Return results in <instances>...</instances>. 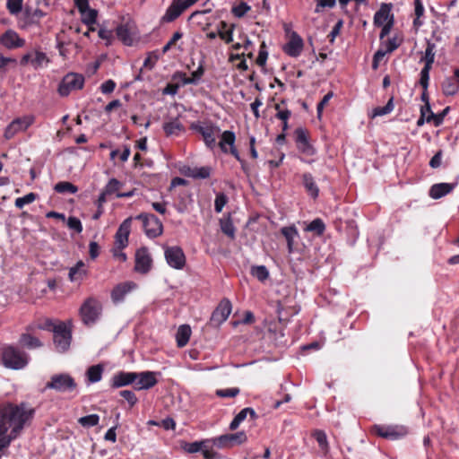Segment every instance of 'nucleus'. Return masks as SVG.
Here are the masks:
<instances>
[{
    "label": "nucleus",
    "mask_w": 459,
    "mask_h": 459,
    "mask_svg": "<svg viewBox=\"0 0 459 459\" xmlns=\"http://www.w3.org/2000/svg\"><path fill=\"white\" fill-rule=\"evenodd\" d=\"M2 364L10 369L24 368L30 360L29 355L13 345H4L0 351Z\"/></svg>",
    "instance_id": "nucleus-1"
},
{
    "label": "nucleus",
    "mask_w": 459,
    "mask_h": 459,
    "mask_svg": "<svg viewBox=\"0 0 459 459\" xmlns=\"http://www.w3.org/2000/svg\"><path fill=\"white\" fill-rule=\"evenodd\" d=\"M102 310V306L99 300L94 298H88L80 308V315L85 325L95 323Z\"/></svg>",
    "instance_id": "nucleus-2"
},
{
    "label": "nucleus",
    "mask_w": 459,
    "mask_h": 459,
    "mask_svg": "<svg viewBox=\"0 0 459 459\" xmlns=\"http://www.w3.org/2000/svg\"><path fill=\"white\" fill-rule=\"evenodd\" d=\"M84 85V77L76 73H68L59 83L57 91L63 96H68L72 91L81 90Z\"/></svg>",
    "instance_id": "nucleus-3"
},
{
    "label": "nucleus",
    "mask_w": 459,
    "mask_h": 459,
    "mask_svg": "<svg viewBox=\"0 0 459 459\" xmlns=\"http://www.w3.org/2000/svg\"><path fill=\"white\" fill-rule=\"evenodd\" d=\"M76 383L69 374H56L46 384V388L54 389L59 393L72 392L76 389Z\"/></svg>",
    "instance_id": "nucleus-4"
},
{
    "label": "nucleus",
    "mask_w": 459,
    "mask_h": 459,
    "mask_svg": "<svg viewBox=\"0 0 459 459\" xmlns=\"http://www.w3.org/2000/svg\"><path fill=\"white\" fill-rule=\"evenodd\" d=\"M53 341L56 350L58 352H65L68 350L71 343L72 334L65 324L60 323L53 327Z\"/></svg>",
    "instance_id": "nucleus-5"
},
{
    "label": "nucleus",
    "mask_w": 459,
    "mask_h": 459,
    "mask_svg": "<svg viewBox=\"0 0 459 459\" xmlns=\"http://www.w3.org/2000/svg\"><path fill=\"white\" fill-rule=\"evenodd\" d=\"M136 219L143 221L144 231L149 238H156L162 234V223L155 215L141 213Z\"/></svg>",
    "instance_id": "nucleus-6"
},
{
    "label": "nucleus",
    "mask_w": 459,
    "mask_h": 459,
    "mask_svg": "<svg viewBox=\"0 0 459 459\" xmlns=\"http://www.w3.org/2000/svg\"><path fill=\"white\" fill-rule=\"evenodd\" d=\"M164 255L170 267L176 270H182L185 267L186 260L181 247L178 246L168 247L165 248Z\"/></svg>",
    "instance_id": "nucleus-7"
},
{
    "label": "nucleus",
    "mask_w": 459,
    "mask_h": 459,
    "mask_svg": "<svg viewBox=\"0 0 459 459\" xmlns=\"http://www.w3.org/2000/svg\"><path fill=\"white\" fill-rule=\"evenodd\" d=\"M247 437L244 431L234 434H226L212 439V444L218 448H229L235 445H240L247 441Z\"/></svg>",
    "instance_id": "nucleus-8"
},
{
    "label": "nucleus",
    "mask_w": 459,
    "mask_h": 459,
    "mask_svg": "<svg viewBox=\"0 0 459 459\" xmlns=\"http://www.w3.org/2000/svg\"><path fill=\"white\" fill-rule=\"evenodd\" d=\"M198 0H172L171 4L168 7L163 21L167 22L176 20L186 9L192 6Z\"/></svg>",
    "instance_id": "nucleus-9"
},
{
    "label": "nucleus",
    "mask_w": 459,
    "mask_h": 459,
    "mask_svg": "<svg viewBox=\"0 0 459 459\" xmlns=\"http://www.w3.org/2000/svg\"><path fill=\"white\" fill-rule=\"evenodd\" d=\"M33 122L34 117L32 116H25L14 119L5 128L4 137L7 140L12 139L19 132L25 131Z\"/></svg>",
    "instance_id": "nucleus-10"
},
{
    "label": "nucleus",
    "mask_w": 459,
    "mask_h": 459,
    "mask_svg": "<svg viewBox=\"0 0 459 459\" xmlns=\"http://www.w3.org/2000/svg\"><path fill=\"white\" fill-rule=\"evenodd\" d=\"M116 30L117 38L127 46L133 45L138 35L135 24L130 21L118 25Z\"/></svg>",
    "instance_id": "nucleus-11"
},
{
    "label": "nucleus",
    "mask_w": 459,
    "mask_h": 459,
    "mask_svg": "<svg viewBox=\"0 0 459 459\" xmlns=\"http://www.w3.org/2000/svg\"><path fill=\"white\" fill-rule=\"evenodd\" d=\"M192 128L201 134L205 144L212 148L216 143V135L220 133V128L213 125H193Z\"/></svg>",
    "instance_id": "nucleus-12"
},
{
    "label": "nucleus",
    "mask_w": 459,
    "mask_h": 459,
    "mask_svg": "<svg viewBox=\"0 0 459 459\" xmlns=\"http://www.w3.org/2000/svg\"><path fill=\"white\" fill-rule=\"evenodd\" d=\"M376 433L385 438L392 440L398 439L407 435L408 429L404 426L394 425V426H376Z\"/></svg>",
    "instance_id": "nucleus-13"
},
{
    "label": "nucleus",
    "mask_w": 459,
    "mask_h": 459,
    "mask_svg": "<svg viewBox=\"0 0 459 459\" xmlns=\"http://www.w3.org/2000/svg\"><path fill=\"white\" fill-rule=\"evenodd\" d=\"M152 257L146 247L138 249L135 253L134 270L140 273H147L152 267Z\"/></svg>",
    "instance_id": "nucleus-14"
},
{
    "label": "nucleus",
    "mask_w": 459,
    "mask_h": 459,
    "mask_svg": "<svg viewBox=\"0 0 459 459\" xmlns=\"http://www.w3.org/2000/svg\"><path fill=\"white\" fill-rule=\"evenodd\" d=\"M295 142L297 148L300 152L307 156L315 154V149L308 142V135L307 130L299 127L295 130Z\"/></svg>",
    "instance_id": "nucleus-15"
},
{
    "label": "nucleus",
    "mask_w": 459,
    "mask_h": 459,
    "mask_svg": "<svg viewBox=\"0 0 459 459\" xmlns=\"http://www.w3.org/2000/svg\"><path fill=\"white\" fill-rule=\"evenodd\" d=\"M231 313V303L229 299H222L213 311L211 321L215 325H220L227 320Z\"/></svg>",
    "instance_id": "nucleus-16"
},
{
    "label": "nucleus",
    "mask_w": 459,
    "mask_h": 459,
    "mask_svg": "<svg viewBox=\"0 0 459 459\" xmlns=\"http://www.w3.org/2000/svg\"><path fill=\"white\" fill-rule=\"evenodd\" d=\"M132 218L126 219L119 226L116 236L115 245L118 249L125 248L128 244V236L130 234Z\"/></svg>",
    "instance_id": "nucleus-17"
},
{
    "label": "nucleus",
    "mask_w": 459,
    "mask_h": 459,
    "mask_svg": "<svg viewBox=\"0 0 459 459\" xmlns=\"http://www.w3.org/2000/svg\"><path fill=\"white\" fill-rule=\"evenodd\" d=\"M35 329V325H29L26 328V332L22 333L19 339V344L26 349L33 350L42 347L43 343L41 341L33 336L30 332Z\"/></svg>",
    "instance_id": "nucleus-18"
},
{
    "label": "nucleus",
    "mask_w": 459,
    "mask_h": 459,
    "mask_svg": "<svg viewBox=\"0 0 459 459\" xmlns=\"http://www.w3.org/2000/svg\"><path fill=\"white\" fill-rule=\"evenodd\" d=\"M138 377L134 382V387L137 390L149 389L157 384L156 373L152 371H144L137 373Z\"/></svg>",
    "instance_id": "nucleus-19"
},
{
    "label": "nucleus",
    "mask_w": 459,
    "mask_h": 459,
    "mask_svg": "<svg viewBox=\"0 0 459 459\" xmlns=\"http://www.w3.org/2000/svg\"><path fill=\"white\" fill-rule=\"evenodd\" d=\"M137 373L120 371L111 378V387L119 388L133 384L137 379Z\"/></svg>",
    "instance_id": "nucleus-20"
},
{
    "label": "nucleus",
    "mask_w": 459,
    "mask_h": 459,
    "mask_svg": "<svg viewBox=\"0 0 459 459\" xmlns=\"http://www.w3.org/2000/svg\"><path fill=\"white\" fill-rule=\"evenodd\" d=\"M30 64L35 69L48 63V58L44 52L34 51L24 55L21 60L22 65Z\"/></svg>",
    "instance_id": "nucleus-21"
},
{
    "label": "nucleus",
    "mask_w": 459,
    "mask_h": 459,
    "mask_svg": "<svg viewBox=\"0 0 459 459\" xmlns=\"http://www.w3.org/2000/svg\"><path fill=\"white\" fill-rule=\"evenodd\" d=\"M392 4H382L379 10L374 15V23L377 26H382L389 21H394V15L391 13Z\"/></svg>",
    "instance_id": "nucleus-22"
},
{
    "label": "nucleus",
    "mask_w": 459,
    "mask_h": 459,
    "mask_svg": "<svg viewBox=\"0 0 459 459\" xmlns=\"http://www.w3.org/2000/svg\"><path fill=\"white\" fill-rule=\"evenodd\" d=\"M302 48L303 40L296 32L292 33L290 41L283 48L285 53L293 57L299 56Z\"/></svg>",
    "instance_id": "nucleus-23"
},
{
    "label": "nucleus",
    "mask_w": 459,
    "mask_h": 459,
    "mask_svg": "<svg viewBox=\"0 0 459 459\" xmlns=\"http://www.w3.org/2000/svg\"><path fill=\"white\" fill-rule=\"evenodd\" d=\"M136 286L133 281H126L117 285L111 292L112 300L116 303L122 301L125 296L134 290Z\"/></svg>",
    "instance_id": "nucleus-24"
},
{
    "label": "nucleus",
    "mask_w": 459,
    "mask_h": 459,
    "mask_svg": "<svg viewBox=\"0 0 459 459\" xmlns=\"http://www.w3.org/2000/svg\"><path fill=\"white\" fill-rule=\"evenodd\" d=\"M0 41L2 45L6 47L7 48H14L22 47L24 45V39H21L19 35L12 30L5 31L4 34L2 35Z\"/></svg>",
    "instance_id": "nucleus-25"
},
{
    "label": "nucleus",
    "mask_w": 459,
    "mask_h": 459,
    "mask_svg": "<svg viewBox=\"0 0 459 459\" xmlns=\"http://www.w3.org/2000/svg\"><path fill=\"white\" fill-rule=\"evenodd\" d=\"M216 29L218 36L226 44L231 43L233 41V32L235 29V24H229L224 21H221L217 24Z\"/></svg>",
    "instance_id": "nucleus-26"
},
{
    "label": "nucleus",
    "mask_w": 459,
    "mask_h": 459,
    "mask_svg": "<svg viewBox=\"0 0 459 459\" xmlns=\"http://www.w3.org/2000/svg\"><path fill=\"white\" fill-rule=\"evenodd\" d=\"M454 187H455V185L449 184V183L435 184L431 186V188L429 190V195L433 199H439V198L445 196L446 195L449 194L450 192H452Z\"/></svg>",
    "instance_id": "nucleus-27"
},
{
    "label": "nucleus",
    "mask_w": 459,
    "mask_h": 459,
    "mask_svg": "<svg viewBox=\"0 0 459 459\" xmlns=\"http://www.w3.org/2000/svg\"><path fill=\"white\" fill-rule=\"evenodd\" d=\"M163 130L167 136H178L185 132V127L182 123L176 118L164 123Z\"/></svg>",
    "instance_id": "nucleus-28"
},
{
    "label": "nucleus",
    "mask_w": 459,
    "mask_h": 459,
    "mask_svg": "<svg viewBox=\"0 0 459 459\" xmlns=\"http://www.w3.org/2000/svg\"><path fill=\"white\" fill-rule=\"evenodd\" d=\"M281 232L287 241L289 253H292L294 249L295 239L299 237L298 230L294 226L283 227L281 230Z\"/></svg>",
    "instance_id": "nucleus-29"
},
{
    "label": "nucleus",
    "mask_w": 459,
    "mask_h": 459,
    "mask_svg": "<svg viewBox=\"0 0 459 459\" xmlns=\"http://www.w3.org/2000/svg\"><path fill=\"white\" fill-rule=\"evenodd\" d=\"M302 182L307 192L313 197L316 198L319 194V188L316 186L314 177L310 173H304L302 175Z\"/></svg>",
    "instance_id": "nucleus-30"
},
{
    "label": "nucleus",
    "mask_w": 459,
    "mask_h": 459,
    "mask_svg": "<svg viewBox=\"0 0 459 459\" xmlns=\"http://www.w3.org/2000/svg\"><path fill=\"white\" fill-rule=\"evenodd\" d=\"M191 335V328L187 325H182L178 327L176 333L177 344L179 348L186 346Z\"/></svg>",
    "instance_id": "nucleus-31"
},
{
    "label": "nucleus",
    "mask_w": 459,
    "mask_h": 459,
    "mask_svg": "<svg viewBox=\"0 0 459 459\" xmlns=\"http://www.w3.org/2000/svg\"><path fill=\"white\" fill-rule=\"evenodd\" d=\"M104 368L102 365L98 364L90 367L86 371V377L91 383H97L101 380Z\"/></svg>",
    "instance_id": "nucleus-32"
},
{
    "label": "nucleus",
    "mask_w": 459,
    "mask_h": 459,
    "mask_svg": "<svg viewBox=\"0 0 459 459\" xmlns=\"http://www.w3.org/2000/svg\"><path fill=\"white\" fill-rule=\"evenodd\" d=\"M445 95H455L459 90L458 80L455 77L446 78L442 83Z\"/></svg>",
    "instance_id": "nucleus-33"
},
{
    "label": "nucleus",
    "mask_w": 459,
    "mask_h": 459,
    "mask_svg": "<svg viewBox=\"0 0 459 459\" xmlns=\"http://www.w3.org/2000/svg\"><path fill=\"white\" fill-rule=\"evenodd\" d=\"M85 273L84 263L82 261H79L74 266L70 268L69 279L71 281H78L83 278Z\"/></svg>",
    "instance_id": "nucleus-34"
},
{
    "label": "nucleus",
    "mask_w": 459,
    "mask_h": 459,
    "mask_svg": "<svg viewBox=\"0 0 459 459\" xmlns=\"http://www.w3.org/2000/svg\"><path fill=\"white\" fill-rule=\"evenodd\" d=\"M235 139H236V136L233 132L224 131L221 134V141L219 143V145H220L221 151L224 152H227L228 149H227L226 145H229L230 148L234 146Z\"/></svg>",
    "instance_id": "nucleus-35"
},
{
    "label": "nucleus",
    "mask_w": 459,
    "mask_h": 459,
    "mask_svg": "<svg viewBox=\"0 0 459 459\" xmlns=\"http://www.w3.org/2000/svg\"><path fill=\"white\" fill-rule=\"evenodd\" d=\"M54 190L59 194H75L78 187L68 181H61L55 185Z\"/></svg>",
    "instance_id": "nucleus-36"
},
{
    "label": "nucleus",
    "mask_w": 459,
    "mask_h": 459,
    "mask_svg": "<svg viewBox=\"0 0 459 459\" xmlns=\"http://www.w3.org/2000/svg\"><path fill=\"white\" fill-rule=\"evenodd\" d=\"M313 436L317 441L324 455H327L329 452V444L327 441L326 434L323 430L317 429L313 433Z\"/></svg>",
    "instance_id": "nucleus-37"
},
{
    "label": "nucleus",
    "mask_w": 459,
    "mask_h": 459,
    "mask_svg": "<svg viewBox=\"0 0 459 459\" xmlns=\"http://www.w3.org/2000/svg\"><path fill=\"white\" fill-rule=\"evenodd\" d=\"M220 225L221 231L230 237V238H235V227L233 226L232 221L230 216L220 220Z\"/></svg>",
    "instance_id": "nucleus-38"
},
{
    "label": "nucleus",
    "mask_w": 459,
    "mask_h": 459,
    "mask_svg": "<svg viewBox=\"0 0 459 459\" xmlns=\"http://www.w3.org/2000/svg\"><path fill=\"white\" fill-rule=\"evenodd\" d=\"M435 48L436 46L434 43L428 41L424 56L421 58V61L425 63V66H432L435 60Z\"/></svg>",
    "instance_id": "nucleus-39"
},
{
    "label": "nucleus",
    "mask_w": 459,
    "mask_h": 459,
    "mask_svg": "<svg viewBox=\"0 0 459 459\" xmlns=\"http://www.w3.org/2000/svg\"><path fill=\"white\" fill-rule=\"evenodd\" d=\"M449 107H446L442 110V112L438 114H434L430 109L429 115L427 117L426 121L427 123L432 122L435 126H439L443 123L444 118L447 115Z\"/></svg>",
    "instance_id": "nucleus-40"
},
{
    "label": "nucleus",
    "mask_w": 459,
    "mask_h": 459,
    "mask_svg": "<svg viewBox=\"0 0 459 459\" xmlns=\"http://www.w3.org/2000/svg\"><path fill=\"white\" fill-rule=\"evenodd\" d=\"M204 74V65H199L198 68L191 74L190 77H185L183 79L184 84H197Z\"/></svg>",
    "instance_id": "nucleus-41"
},
{
    "label": "nucleus",
    "mask_w": 459,
    "mask_h": 459,
    "mask_svg": "<svg viewBox=\"0 0 459 459\" xmlns=\"http://www.w3.org/2000/svg\"><path fill=\"white\" fill-rule=\"evenodd\" d=\"M82 15V22L89 26L96 23L98 12L95 9L89 8L83 13H80Z\"/></svg>",
    "instance_id": "nucleus-42"
},
{
    "label": "nucleus",
    "mask_w": 459,
    "mask_h": 459,
    "mask_svg": "<svg viewBox=\"0 0 459 459\" xmlns=\"http://www.w3.org/2000/svg\"><path fill=\"white\" fill-rule=\"evenodd\" d=\"M251 274L261 281H265L269 277V272L264 265L252 266Z\"/></svg>",
    "instance_id": "nucleus-43"
},
{
    "label": "nucleus",
    "mask_w": 459,
    "mask_h": 459,
    "mask_svg": "<svg viewBox=\"0 0 459 459\" xmlns=\"http://www.w3.org/2000/svg\"><path fill=\"white\" fill-rule=\"evenodd\" d=\"M325 230V226L321 219L313 220L306 228V230L316 232L319 236L324 233Z\"/></svg>",
    "instance_id": "nucleus-44"
},
{
    "label": "nucleus",
    "mask_w": 459,
    "mask_h": 459,
    "mask_svg": "<svg viewBox=\"0 0 459 459\" xmlns=\"http://www.w3.org/2000/svg\"><path fill=\"white\" fill-rule=\"evenodd\" d=\"M100 420V417L97 414H90L87 416L81 417L78 420V422L82 426L86 428L93 427L98 425Z\"/></svg>",
    "instance_id": "nucleus-45"
},
{
    "label": "nucleus",
    "mask_w": 459,
    "mask_h": 459,
    "mask_svg": "<svg viewBox=\"0 0 459 459\" xmlns=\"http://www.w3.org/2000/svg\"><path fill=\"white\" fill-rule=\"evenodd\" d=\"M394 109L393 98H391L385 107H377L373 110L372 117H380L389 114Z\"/></svg>",
    "instance_id": "nucleus-46"
},
{
    "label": "nucleus",
    "mask_w": 459,
    "mask_h": 459,
    "mask_svg": "<svg viewBox=\"0 0 459 459\" xmlns=\"http://www.w3.org/2000/svg\"><path fill=\"white\" fill-rule=\"evenodd\" d=\"M37 198V195L34 193H29L22 197H19L15 200V206L19 209L23 208L24 205L33 203Z\"/></svg>",
    "instance_id": "nucleus-47"
},
{
    "label": "nucleus",
    "mask_w": 459,
    "mask_h": 459,
    "mask_svg": "<svg viewBox=\"0 0 459 459\" xmlns=\"http://www.w3.org/2000/svg\"><path fill=\"white\" fill-rule=\"evenodd\" d=\"M240 390L238 387L218 389L216 390V395L221 398H231L237 396Z\"/></svg>",
    "instance_id": "nucleus-48"
},
{
    "label": "nucleus",
    "mask_w": 459,
    "mask_h": 459,
    "mask_svg": "<svg viewBox=\"0 0 459 459\" xmlns=\"http://www.w3.org/2000/svg\"><path fill=\"white\" fill-rule=\"evenodd\" d=\"M204 444V441H195L192 443H185V445L182 447L186 452L189 454H194L201 451L203 449Z\"/></svg>",
    "instance_id": "nucleus-49"
},
{
    "label": "nucleus",
    "mask_w": 459,
    "mask_h": 459,
    "mask_svg": "<svg viewBox=\"0 0 459 459\" xmlns=\"http://www.w3.org/2000/svg\"><path fill=\"white\" fill-rule=\"evenodd\" d=\"M120 186L121 183L117 179L111 178L103 190L109 195L117 193Z\"/></svg>",
    "instance_id": "nucleus-50"
},
{
    "label": "nucleus",
    "mask_w": 459,
    "mask_h": 459,
    "mask_svg": "<svg viewBox=\"0 0 459 459\" xmlns=\"http://www.w3.org/2000/svg\"><path fill=\"white\" fill-rule=\"evenodd\" d=\"M430 69L431 67L424 65L420 71V84L422 86L423 90H428Z\"/></svg>",
    "instance_id": "nucleus-51"
},
{
    "label": "nucleus",
    "mask_w": 459,
    "mask_h": 459,
    "mask_svg": "<svg viewBox=\"0 0 459 459\" xmlns=\"http://www.w3.org/2000/svg\"><path fill=\"white\" fill-rule=\"evenodd\" d=\"M22 7V0H7V9L12 14L21 12Z\"/></svg>",
    "instance_id": "nucleus-52"
},
{
    "label": "nucleus",
    "mask_w": 459,
    "mask_h": 459,
    "mask_svg": "<svg viewBox=\"0 0 459 459\" xmlns=\"http://www.w3.org/2000/svg\"><path fill=\"white\" fill-rule=\"evenodd\" d=\"M227 203V197L224 194L216 195L214 202V210L216 212H221Z\"/></svg>",
    "instance_id": "nucleus-53"
},
{
    "label": "nucleus",
    "mask_w": 459,
    "mask_h": 459,
    "mask_svg": "<svg viewBox=\"0 0 459 459\" xmlns=\"http://www.w3.org/2000/svg\"><path fill=\"white\" fill-rule=\"evenodd\" d=\"M67 226L71 229L75 230L77 233H80L82 231V225L79 219L76 217H69L67 220Z\"/></svg>",
    "instance_id": "nucleus-54"
},
{
    "label": "nucleus",
    "mask_w": 459,
    "mask_h": 459,
    "mask_svg": "<svg viewBox=\"0 0 459 459\" xmlns=\"http://www.w3.org/2000/svg\"><path fill=\"white\" fill-rule=\"evenodd\" d=\"M250 7L246 3H241L240 4L232 8V13L236 17H242L247 13Z\"/></svg>",
    "instance_id": "nucleus-55"
},
{
    "label": "nucleus",
    "mask_w": 459,
    "mask_h": 459,
    "mask_svg": "<svg viewBox=\"0 0 459 459\" xmlns=\"http://www.w3.org/2000/svg\"><path fill=\"white\" fill-rule=\"evenodd\" d=\"M247 414H249L253 419H255L256 418V413L255 411L252 409V408H244L243 410H241L236 416L235 418L238 419V420H239L240 422H242L247 416Z\"/></svg>",
    "instance_id": "nucleus-56"
},
{
    "label": "nucleus",
    "mask_w": 459,
    "mask_h": 459,
    "mask_svg": "<svg viewBox=\"0 0 459 459\" xmlns=\"http://www.w3.org/2000/svg\"><path fill=\"white\" fill-rule=\"evenodd\" d=\"M120 395L125 398L131 406H134L137 403V398L134 392L129 390H124L120 392Z\"/></svg>",
    "instance_id": "nucleus-57"
},
{
    "label": "nucleus",
    "mask_w": 459,
    "mask_h": 459,
    "mask_svg": "<svg viewBox=\"0 0 459 459\" xmlns=\"http://www.w3.org/2000/svg\"><path fill=\"white\" fill-rule=\"evenodd\" d=\"M210 173L211 169L209 167L195 168V178H207Z\"/></svg>",
    "instance_id": "nucleus-58"
},
{
    "label": "nucleus",
    "mask_w": 459,
    "mask_h": 459,
    "mask_svg": "<svg viewBox=\"0 0 459 459\" xmlns=\"http://www.w3.org/2000/svg\"><path fill=\"white\" fill-rule=\"evenodd\" d=\"M115 88L116 82L113 80H108L104 82L100 86L101 92L104 94L111 93Z\"/></svg>",
    "instance_id": "nucleus-59"
},
{
    "label": "nucleus",
    "mask_w": 459,
    "mask_h": 459,
    "mask_svg": "<svg viewBox=\"0 0 459 459\" xmlns=\"http://www.w3.org/2000/svg\"><path fill=\"white\" fill-rule=\"evenodd\" d=\"M332 98H333V93L332 92H328L327 94H325L324 96V98L321 100V101L317 104L316 110H317L318 117L321 116L324 108L325 107V105H327V103L329 102V100Z\"/></svg>",
    "instance_id": "nucleus-60"
},
{
    "label": "nucleus",
    "mask_w": 459,
    "mask_h": 459,
    "mask_svg": "<svg viewBox=\"0 0 459 459\" xmlns=\"http://www.w3.org/2000/svg\"><path fill=\"white\" fill-rule=\"evenodd\" d=\"M183 34L179 31H176L172 38L170 39V40L163 47V49L162 51L165 53L167 52L169 49H170V48L178 41L181 38H182Z\"/></svg>",
    "instance_id": "nucleus-61"
},
{
    "label": "nucleus",
    "mask_w": 459,
    "mask_h": 459,
    "mask_svg": "<svg viewBox=\"0 0 459 459\" xmlns=\"http://www.w3.org/2000/svg\"><path fill=\"white\" fill-rule=\"evenodd\" d=\"M317 4L316 7L315 12L319 13L321 10L320 8L323 7H333L335 5V0H316Z\"/></svg>",
    "instance_id": "nucleus-62"
},
{
    "label": "nucleus",
    "mask_w": 459,
    "mask_h": 459,
    "mask_svg": "<svg viewBox=\"0 0 459 459\" xmlns=\"http://www.w3.org/2000/svg\"><path fill=\"white\" fill-rule=\"evenodd\" d=\"M387 54L385 49H379L377 50L373 58V68L377 69L378 66V63L385 57V56Z\"/></svg>",
    "instance_id": "nucleus-63"
},
{
    "label": "nucleus",
    "mask_w": 459,
    "mask_h": 459,
    "mask_svg": "<svg viewBox=\"0 0 459 459\" xmlns=\"http://www.w3.org/2000/svg\"><path fill=\"white\" fill-rule=\"evenodd\" d=\"M442 152H437L430 160L429 166L433 169H437L441 165Z\"/></svg>",
    "instance_id": "nucleus-64"
}]
</instances>
